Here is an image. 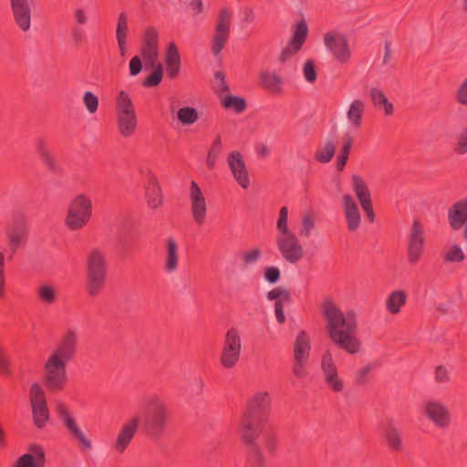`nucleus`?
Returning <instances> with one entry per match:
<instances>
[{"instance_id":"60","label":"nucleus","mask_w":467,"mask_h":467,"mask_svg":"<svg viewBox=\"0 0 467 467\" xmlns=\"http://www.w3.org/2000/svg\"><path fill=\"white\" fill-rule=\"evenodd\" d=\"M214 78L218 83V89L220 92H228L230 90L229 85L225 79V75L223 71H216L214 73Z\"/></svg>"},{"instance_id":"23","label":"nucleus","mask_w":467,"mask_h":467,"mask_svg":"<svg viewBox=\"0 0 467 467\" xmlns=\"http://www.w3.org/2000/svg\"><path fill=\"white\" fill-rule=\"evenodd\" d=\"M139 422L140 417L134 416L121 427L114 444L118 452L122 453L128 448L138 431Z\"/></svg>"},{"instance_id":"1","label":"nucleus","mask_w":467,"mask_h":467,"mask_svg":"<svg viewBox=\"0 0 467 467\" xmlns=\"http://www.w3.org/2000/svg\"><path fill=\"white\" fill-rule=\"evenodd\" d=\"M271 410L267 392L256 393L248 402L240 422V439L244 446L246 467H265L266 459L257 443Z\"/></svg>"},{"instance_id":"32","label":"nucleus","mask_w":467,"mask_h":467,"mask_svg":"<svg viewBox=\"0 0 467 467\" xmlns=\"http://www.w3.org/2000/svg\"><path fill=\"white\" fill-rule=\"evenodd\" d=\"M117 123L119 133L123 137H130L137 126L136 113L123 111V114H117Z\"/></svg>"},{"instance_id":"51","label":"nucleus","mask_w":467,"mask_h":467,"mask_svg":"<svg viewBox=\"0 0 467 467\" xmlns=\"http://www.w3.org/2000/svg\"><path fill=\"white\" fill-rule=\"evenodd\" d=\"M464 258V253L458 244H453L444 256V260L451 263H460L462 262Z\"/></svg>"},{"instance_id":"57","label":"nucleus","mask_w":467,"mask_h":467,"mask_svg":"<svg viewBox=\"0 0 467 467\" xmlns=\"http://www.w3.org/2000/svg\"><path fill=\"white\" fill-rule=\"evenodd\" d=\"M142 70V61L140 57H133L129 63V71L131 77L139 75Z\"/></svg>"},{"instance_id":"54","label":"nucleus","mask_w":467,"mask_h":467,"mask_svg":"<svg viewBox=\"0 0 467 467\" xmlns=\"http://www.w3.org/2000/svg\"><path fill=\"white\" fill-rule=\"evenodd\" d=\"M83 102L89 113H95L99 107V99L91 91L85 92L83 96Z\"/></svg>"},{"instance_id":"24","label":"nucleus","mask_w":467,"mask_h":467,"mask_svg":"<svg viewBox=\"0 0 467 467\" xmlns=\"http://www.w3.org/2000/svg\"><path fill=\"white\" fill-rule=\"evenodd\" d=\"M27 233V225L24 219L15 221L8 227L5 234L13 254H16L18 247L26 241Z\"/></svg>"},{"instance_id":"64","label":"nucleus","mask_w":467,"mask_h":467,"mask_svg":"<svg viewBox=\"0 0 467 467\" xmlns=\"http://www.w3.org/2000/svg\"><path fill=\"white\" fill-rule=\"evenodd\" d=\"M314 221L309 216H305L303 219V226L301 229V234L309 236L310 231L314 228Z\"/></svg>"},{"instance_id":"43","label":"nucleus","mask_w":467,"mask_h":467,"mask_svg":"<svg viewBox=\"0 0 467 467\" xmlns=\"http://www.w3.org/2000/svg\"><path fill=\"white\" fill-rule=\"evenodd\" d=\"M140 57L145 63V69H150L155 65L161 64L158 61V47H142L140 50Z\"/></svg>"},{"instance_id":"12","label":"nucleus","mask_w":467,"mask_h":467,"mask_svg":"<svg viewBox=\"0 0 467 467\" xmlns=\"http://www.w3.org/2000/svg\"><path fill=\"white\" fill-rule=\"evenodd\" d=\"M276 245L282 256L291 264H296L303 257V247L295 234L277 235Z\"/></svg>"},{"instance_id":"29","label":"nucleus","mask_w":467,"mask_h":467,"mask_svg":"<svg viewBox=\"0 0 467 467\" xmlns=\"http://www.w3.org/2000/svg\"><path fill=\"white\" fill-rule=\"evenodd\" d=\"M342 200L348 229L350 232H355L360 224V213L358 207L353 197L349 194L344 195Z\"/></svg>"},{"instance_id":"34","label":"nucleus","mask_w":467,"mask_h":467,"mask_svg":"<svg viewBox=\"0 0 467 467\" xmlns=\"http://www.w3.org/2000/svg\"><path fill=\"white\" fill-rule=\"evenodd\" d=\"M166 260L165 270L168 273L174 272L178 267L179 254L178 245L173 238H168L166 241Z\"/></svg>"},{"instance_id":"16","label":"nucleus","mask_w":467,"mask_h":467,"mask_svg":"<svg viewBox=\"0 0 467 467\" xmlns=\"http://www.w3.org/2000/svg\"><path fill=\"white\" fill-rule=\"evenodd\" d=\"M266 298L269 301H275V315L276 321L280 325L284 324L285 322L284 306L285 305H290L293 302L290 291L284 286H277L266 294Z\"/></svg>"},{"instance_id":"62","label":"nucleus","mask_w":467,"mask_h":467,"mask_svg":"<svg viewBox=\"0 0 467 467\" xmlns=\"http://www.w3.org/2000/svg\"><path fill=\"white\" fill-rule=\"evenodd\" d=\"M373 369V366L371 364H368L362 368H360L358 372L356 382L358 384H363L366 382V376Z\"/></svg>"},{"instance_id":"58","label":"nucleus","mask_w":467,"mask_h":467,"mask_svg":"<svg viewBox=\"0 0 467 467\" xmlns=\"http://www.w3.org/2000/svg\"><path fill=\"white\" fill-rule=\"evenodd\" d=\"M0 373L9 375L11 373L10 363L5 349L0 346Z\"/></svg>"},{"instance_id":"61","label":"nucleus","mask_w":467,"mask_h":467,"mask_svg":"<svg viewBox=\"0 0 467 467\" xmlns=\"http://www.w3.org/2000/svg\"><path fill=\"white\" fill-rule=\"evenodd\" d=\"M307 361H302L301 363L298 361H295L293 373L296 378L303 379L307 375V371L305 368V365Z\"/></svg>"},{"instance_id":"26","label":"nucleus","mask_w":467,"mask_h":467,"mask_svg":"<svg viewBox=\"0 0 467 467\" xmlns=\"http://www.w3.org/2000/svg\"><path fill=\"white\" fill-rule=\"evenodd\" d=\"M450 226L457 231L467 223V199L456 202L448 211Z\"/></svg>"},{"instance_id":"39","label":"nucleus","mask_w":467,"mask_h":467,"mask_svg":"<svg viewBox=\"0 0 467 467\" xmlns=\"http://www.w3.org/2000/svg\"><path fill=\"white\" fill-rule=\"evenodd\" d=\"M260 80L265 89L275 93L281 91L282 79L275 73H270L268 71L262 72Z\"/></svg>"},{"instance_id":"3","label":"nucleus","mask_w":467,"mask_h":467,"mask_svg":"<svg viewBox=\"0 0 467 467\" xmlns=\"http://www.w3.org/2000/svg\"><path fill=\"white\" fill-rule=\"evenodd\" d=\"M143 410L142 430L153 441L161 440L168 427L171 413L166 402L156 395L144 398L140 403Z\"/></svg>"},{"instance_id":"63","label":"nucleus","mask_w":467,"mask_h":467,"mask_svg":"<svg viewBox=\"0 0 467 467\" xmlns=\"http://www.w3.org/2000/svg\"><path fill=\"white\" fill-rule=\"evenodd\" d=\"M276 227L280 232L279 235H287L293 234L287 226V218L285 217H278Z\"/></svg>"},{"instance_id":"19","label":"nucleus","mask_w":467,"mask_h":467,"mask_svg":"<svg viewBox=\"0 0 467 467\" xmlns=\"http://www.w3.org/2000/svg\"><path fill=\"white\" fill-rule=\"evenodd\" d=\"M424 413L431 421L441 429L447 428L451 423V414L448 409L441 402H426Z\"/></svg>"},{"instance_id":"40","label":"nucleus","mask_w":467,"mask_h":467,"mask_svg":"<svg viewBox=\"0 0 467 467\" xmlns=\"http://www.w3.org/2000/svg\"><path fill=\"white\" fill-rule=\"evenodd\" d=\"M134 239L130 234L119 233L118 235V253L121 259H127L131 256L130 249Z\"/></svg>"},{"instance_id":"15","label":"nucleus","mask_w":467,"mask_h":467,"mask_svg":"<svg viewBox=\"0 0 467 467\" xmlns=\"http://www.w3.org/2000/svg\"><path fill=\"white\" fill-rule=\"evenodd\" d=\"M424 247V231L421 223L418 220H414L411 225L410 234L408 240V261L416 264Z\"/></svg>"},{"instance_id":"5","label":"nucleus","mask_w":467,"mask_h":467,"mask_svg":"<svg viewBox=\"0 0 467 467\" xmlns=\"http://www.w3.org/2000/svg\"><path fill=\"white\" fill-rule=\"evenodd\" d=\"M91 213V200L85 194H78L70 202L66 225L71 231L79 230L89 221Z\"/></svg>"},{"instance_id":"33","label":"nucleus","mask_w":467,"mask_h":467,"mask_svg":"<svg viewBox=\"0 0 467 467\" xmlns=\"http://www.w3.org/2000/svg\"><path fill=\"white\" fill-rule=\"evenodd\" d=\"M129 31L128 26V16L125 12H121L119 15L117 28H116V39L119 45V48L121 56H124L127 50L126 41Z\"/></svg>"},{"instance_id":"11","label":"nucleus","mask_w":467,"mask_h":467,"mask_svg":"<svg viewBox=\"0 0 467 467\" xmlns=\"http://www.w3.org/2000/svg\"><path fill=\"white\" fill-rule=\"evenodd\" d=\"M324 44L334 55L337 61L346 64L350 60L351 51L345 35H336L331 31L327 32L324 36Z\"/></svg>"},{"instance_id":"25","label":"nucleus","mask_w":467,"mask_h":467,"mask_svg":"<svg viewBox=\"0 0 467 467\" xmlns=\"http://www.w3.org/2000/svg\"><path fill=\"white\" fill-rule=\"evenodd\" d=\"M36 150L42 163L47 170L53 174H59L62 172L61 166L55 160L51 150H49L44 139L39 138L36 143Z\"/></svg>"},{"instance_id":"53","label":"nucleus","mask_w":467,"mask_h":467,"mask_svg":"<svg viewBox=\"0 0 467 467\" xmlns=\"http://www.w3.org/2000/svg\"><path fill=\"white\" fill-rule=\"evenodd\" d=\"M264 278L269 284H276L281 278V271L276 266H265L264 268Z\"/></svg>"},{"instance_id":"46","label":"nucleus","mask_w":467,"mask_h":467,"mask_svg":"<svg viewBox=\"0 0 467 467\" xmlns=\"http://www.w3.org/2000/svg\"><path fill=\"white\" fill-rule=\"evenodd\" d=\"M222 150V140L221 136L217 135L215 140L213 141L211 148L207 154L206 164L210 170L214 168L217 158Z\"/></svg>"},{"instance_id":"59","label":"nucleus","mask_w":467,"mask_h":467,"mask_svg":"<svg viewBox=\"0 0 467 467\" xmlns=\"http://www.w3.org/2000/svg\"><path fill=\"white\" fill-rule=\"evenodd\" d=\"M456 100L462 105H467V78L457 89Z\"/></svg>"},{"instance_id":"22","label":"nucleus","mask_w":467,"mask_h":467,"mask_svg":"<svg viewBox=\"0 0 467 467\" xmlns=\"http://www.w3.org/2000/svg\"><path fill=\"white\" fill-rule=\"evenodd\" d=\"M46 453L43 447L37 443L30 444L28 452L20 456L14 467H45Z\"/></svg>"},{"instance_id":"28","label":"nucleus","mask_w":467,"mask_h":467,"mask_svg":"<svg viewBox=\"0 0 467 467\" xmlns=\"http://www.w3.org/2000/svg\"><path fill=\"white\" fill-rule=\"evenodd\" d=\"M383 437L389 450L400 451L403 449L402 435L392 420H387L382 427Z\"/></svg>"},{"instance_id":"55","label":"nucleus","mask_w":467,"mask_h":467,"mask_svg":"<svg viewBox=\"0 0 467 467\" xmlns=\"http://www.w3.org/2000/svg\"><path fill=\"white\" fill-rule=\"evenodd\" d=\"M262 254V251L259 248H254L250 251H246L242 254V259L244 265L254 264L258 261Z\"/></svg>"},{"instance_id":"48","label":"nucleus","mask_w":467,"mask_h":467,"mask_svg":"<svg viewBox=\"0 0 467 467\" xmlns=\"http://www.w3.org/2000/svg\"><path fill=\"white\" fill-rule=\"evenodd\" d=\"M37 294L41 302L51 305L57 299V292L55 288L48 285H40L37 289Z\"/></svg>"},{"instance_id":"21","label":"nucleus","mask_w":467,"mask_h":467,"mask_svg":"<svg viewBox=\"0 0 467 467\" xmlns=\"http://www.w3.org/2000/svg\"><path fill=\"white\" fill-rule=\"evenodd\" d=\"M227 161L230 170L238 184L242 188L247 189L250 185V180L242 154L239 151H232L229 153Z\"/></svg>"},{"instance_id":"42","label":"nucleus","mask_w":467,"mask_h":467,"mask_svg":"<svg viewBox=\"0 0 467 467\" xmlns=\"http://www.w3.org/2000/svg\"><path fill=\"white\" fill-rule=\"evenodd\" d=\"M177 119L184 126L195 123L199 119V112L193 107H183L177 111Z\"/></svg>"},{"instance_id":"27","label":"nucleus","mask_w":467,"mask_h":467,"mask_svg":"<svg viewBox=\"0 0 467 467\" xmlns=\"http://www.w3.org/2000/svg\"><path fill=\"white\" fill-rule=\"evenodd\" d=\"M145 196L149 206L152 209H156L162 204L161 189L156 176L150 171L147 174Z\"/></svg>"},{"instance_id":"45","label":"nucleus","mask_w":467,"mask_h":467,"mask_svg":"<svg viewBox=\"0 0 467 467\" xmlns=\"http://www.w3.org/2000/svg\"><path fill=\"white\" fill-rule=\"evenodd\" d=\"M336 147L332 140H327L324 147L317 150L315 153V159L321 163L329 162L335 155Z\"/></svg>"},{"instance_id":"50","label":"nucleus","mask_w":467,"mask_h":467,"mask_svg":"<svg viewBox=\"0 0 467 467\" xmlns=\"http://www.w3.org/2000/svg\"><path fill=\"white\" fill-rule=\"evenodd\" d=\"M264 444L270 454H275L277 449V435L274 431H266L264 433Z\"/></svg>"},{"instance_id":"9","label":"nucleus","mask_w":467,"mask_h":467,"mask_svg":"<svg viewBox=\"0 0 467 467\" xmlns=\"http://www.w3.org/2000/svg\"><path fill=\"white\" fill-rule=\"evenodd\" d=\"M232 13L225 7L219 12L215 32L212 41L211 52L218 56L224 48L231 33Z\"/></svg>"},{"instance_id":"35","label":"nucleus","mask_w":467,"mask_h":467,"mask_svg":"<svg viewBox=\"0 0 467 467\" xmlns=\"http://www.w3.org/2000/svg\"><path fill=\"white\" fill-rule=\"evenodd\" d=\"M407 302V294L402 290L392 292L387 298L386 308L392 314L397 315L400 312V308Z\"/></svg>"},{"instance_id":"17","label":"nucleus","mask_w":467,"mask_h":467,"mask_svg":"<svg viewBox=\"0 0 467 467\" xmlns=\"http://www.w3.org/2000/svg\"><path fill=\"white\" fill-rule=\"evenodd\" d=\"M57 414L60 420L63 421L66 429L70 432L72 437L76 439L84 449L90 450L91 449V441L84 435V433L78 427L76 420L72 418L67 409V407L58 403L57 405Z\"/></svg>"},{"instance_id":"13","label":"nucleus","mask_w":467,"mask_h":467,"mask_svg":"<svg viewBox=\"0 0 467 467\" xmlns=\"http://www.w3.org/2000/svg\"><path fill=\"white\" fill-rule=\"evenodd\" d=\"M78 350V333L74 329H68L61 337L56 349L49 357L57 358L66 365L71 361Z\"/></svg>"},{"instance_id":"52","label":"nucleus","mask_w":467,"mask_h":467,"mask_svg":"<svg viewBox=\"0 0 467 467\" xmlns=\"http://www.w3.org/2000/svg\"><path fill=\"white\" fill-rule=\"evenodd\" d=\"M303 73L306 80L309 83H314L317 78V68L315 62L312 59H307L303 67Z\"/></svg>"},{"instance_id":"2","label":"nucleus","mask_w":467,"mask_h":467,"mask_svg":"<svg viewBox=\"0 0 467 467\" xmlns=\"http://www.w3.org/2000/svg\"><path fill=\"white\" fill-rule=\"evenodd\" d=\"M323 315L327 321V330L330 340L349 354L359 351L361 342L357 337L358 322L354 313L344 316L332 301L323 304Z\"/></svg>"},{"instance_id":"4","label":"nucleus","mask_w":467,"mask_h":467,"mask_svg":"<svg viewBox=\"0 0 467 467\" xmlns=\"http://www.w3.org/2000/svg\"><path fill=\"white\" fill-rule=\"evenodd\" d=\"M107 265L104 254L94 248L87 259L86 288L90 296H97L106 283Z\"/></svg>"},{"instance_id":"18","label":"nucleus","mask_w":467,"mask_h":467,"mask_svg":"<svg viewBox=\"0 0 467 467\" xmlns=\"http://www.w3.org/2000/svg\"><path fill=\"white\" fill-rule=\"evenodd\" d=\"M33 0H10L14 20L24 32L31 26V5Z\"/></svg>"},{"instance_id":"14","label":"nucleus","mask_w":467,"mask_h":467,"mask_svg":"<svg viewBox=\"0 0 467 467\" xmlns=\"http://www.w3.org/2000/svg\"><path fill=\"white\" fill-rule=\"evenodd\" d=\"M321 369L327 387L334 392H341L344 389V382L338 375L333 356L329 350H327L322 356Z\"/></svg>"},{"instance_id":"56","label":"nucleus","mask_w":467,"mask_h":467,"mask_svg":"<svg viewBox=\"0 0 467 467\" xmlns=\"http://www.w3.org/2000/svg\"><path fill=\"white\" fill-rule=\"evenodd\" d=\"M454 151L458 154L467 153V127L460 133Z\"/></svg>"},{"instance_id":"49","label":"nucleus","mask_w":467,"mask_h":467,"mask_svg":"<svg viewBox=\"0 0 467 467\" xmlns=\"http://www.w3.org/2000/svg\"><path fill=\"white\" fill-rule=\"evenodd\" d=\"M158 32L153 26L145 29L142 47H158Z\"/></svg>"},{"instance_id":"44","label":"nucleus","mask_w":467,"mask_h":467,"mask_svg":"<svg viewBox=\"0 0 467 467\" xmlns=\"http://www.w3.org/2000/svg\"><path fill=\"white\" fill-rule=\"evenodd\" d=\"M150 69H152V71L142 82V86L145 88L157 87L161 82V80L163 78L162 64L155 65Z\"/></svg>"},{"instance_id":"10","label":"nucleus","mask_w":467,"mask_h":467,"mask_svg":"<svg viewBox=\"0 0 467 467\" xmlns=\"http://www.w3.org/2000/svg\"><path fill=\"white\" fill-rule=\"evenodd\" d=\"M308 35V26L305 20L296 23L293 35L288 44L282 49L278 61L282 64L289 60L294 55L298 53Z\"/></svg>"},{"instance_id":"37","label":"nucleus","mask_w":467,"mask_h":467,"mask_svg":"<svg viewBox=\"0 0 467 467\" xmlns=\"http://www.w3.org/2000/svg\"><path fill=\"white\" fill-rule=\"evenodd\" d=\"M372 103L376 108L383 109L386 116H391L394 112V106L389 101L386 95L379 88H372L370 90Z\"/></svg>"},{"instance_id":"6","label":"nucleus","mask_w":467,"mask_h":467,"mask_svg":"<svg viewBox=\"0 0 467 467\" xmlns=\"http://www.w3.org/2000/svg\"><path fill=\"white\" fill-rule=\"evenodd\" d=\"M67 365L57 358L49 357L45 364L44 385L48 391L59 392L67 382Z\"/></svg>"},{"instance_id":"8","label":"nucleus","mask_w":467,"mask_h":467,"mask_svg":"<svg viewBox=\"0 0 467 467\" xmlns=\"http://www.w3.org/2000/svg\"><path fill=\"white\" fill-rule=\"evenodd\" d=\"M241 355V337L236 328H230L224 337L220 362L224 368H232Z\"/></svg>"},{"instance_id":"7","label":"nucleus","mask_w":467,"mask_h":467,"mask_svg":"<svg viewBox=\"0 0 467 467\" xmlns=\"http://www.w3.org/2000/svg\"><path fill=\"white\" fill-rule=\"evenodd\" d=\"M29 397L34 424L37 429H43L49 420V410L43 388L38 383H33L29 389Z\"/></svg>"},{"instance_id":"41","label":"nucleus","mask_w":467,"mask_h":467,"mask_svg":"<svg viewBox=\"0 0 467 467\" xmlns=\"http://www.w3.org/2000/svg\"><path fill=\"white\" fill-rule=\"evenodd\" d=\"M222 106L226 109H234L235 113H242L246 109L247 103L244 98L230 94L222 99Z\"/></svg>"},{"instance_id":"31","label":"nucleus","mask_w":467,"mask_h":467,"mask_svg":"<svg viewBox=\"0 0 467 467\" xmlns=\"http://www.w3.org/2000/svg\"><path fill=\"white\" fill-rule=\"evenodd\" d=\"M311 345L307 333L304 330L300 331L294 344V359L302 362L308 361Z\"/></svg>"},{"instance_id":"36","label":"nucleus","mask_w":467,"mask_h":467,"mask_svg":"<svg viewBox=\"0 0 467 467\" xmlns=\"http://www.w3.org/2000/svg\"><path fill=\"white\" fill-rule=\"evenodd\" d=\"M351 179L353 190L360 202V205L362 206L365 203L371 202V194L364 180L359 175H353Z\"/></svg>"},{"instance_id":"30","label":"nucleus","mask_w":467,"mask_h":467,"mask_svg":"<svg viewBox=\"0 0 467 467\" xmlns=\"http://www.w3.org/2000/svg\"><path fill=\"white\" fill-rule=\"evenodd\" d=\"M166 73L170 79L178 77L181 70V56L174 42L169 43L165 52Z\"/></svg>"},{"instance_id":"20","label":"nucleus","mask_w":467,"mask_h":467,"mask_svg":"<svg viewBox=\"0 0 467 467\" xmlns=\"http://www.w3.org/2000/svg\"><path fill=\"white\" fill-rule=\"evenodd\" d=\"M190 200L192 217L198 225H202L206 217V202L200 187L194 181L191 182Z\"/></svg>"},{"instance_id":"47","label":"nucleus","mask_w":467,"mask_h":467,"mask_svg":"<svg viewBox=\"0 0 467 467\" xmlns=\"http://www.w3.org/2000/svg\"><path fill=\"white\" fill-rule=\"evenodd\" d=\"M123 111L135 112V109L129 94L121 90L117 97V114H123Z\"/></svg>"},{"instance_id":"38","label":"nucleus","mask_w":467,"mask_h":467,"mask_svg":"<svg viewBox=\"0 0 467 467\" xmlns=\"http://www.w3.org/2000/svg\"><path fill=\"white\" fill-rule=\"evenodd\" d=\"M364 109V102L360 99L354 100L349 106L347 116L355 128L361 126Z\"/></svg>"}]
</instances>
